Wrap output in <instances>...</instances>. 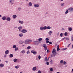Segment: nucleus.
Returning a JSON list of instances; mask_svg holds the SVG:
<instances>
[{
  "label": "nucleus",
  "instance_id": "obj_1",
  "mask_svg": "<svg viewBox=\"0 0 73 73\" xmlns=\"http://www.w3.org/2000/svg\"><path fill=\"white\" fill-rule=\"evenodd\" d=\"M32 42V40L31 39H27L25 41V43L26 44H29L31 42Z\"/></svg>",
  "mask_w": 73,
  "mask_h": 73
},
{
  "label": "nucleus",
  "instance_id": "obj_2",
  "mask_svg": "<svg viewBox=\"0 0 73 73\" xmlns=\"http://www.w3.org/2000/svg\"><path fill=\"white\" fill-rule=\"evenodd\" d=\"M42 47L44 48L45 51H46V50H47V46H46V44H43Z\"/></svg>",
  "mask_w": 73,
  "mask_h": 73
},
{
  "label": "nucleus",
  "instance_id": "obj_3",
  "mask_svg": "<svg viewBox=\"0 0 73 73\" xmlns=\"http://www.w3.org/2000/svg\"><path fill=\"white\" fill-rule=\"evenodd\" d=\"M14 3V0H9V4L11 5H13Z\"/></svg>",
  "mask_w": 73,
  "mask_h": 73
},
{
  "label": "nucleus",
  "instance_id": "obj_4",
  "mask_svg": "<svg viewBox=\"0 0 73 73\" xmlns=\"http://www.w3.org/2000/svg\"><path fill=\"white\" fill-rule=\"evenodd\" d=\"M33 44L34 45H38L39 44V41H35L33 42Z\"/></svg>",
  "mask_w": 73,
  "mask_h": 73
},
{
  "label": "nucleus",
  "instance_id": "obj_5",
  "mask_svg": "<svg viewBox=\"0 0 73 73\" xmlns=\"http://www.w3.org/2000/svg\"><path fill=\"white\" fill-rule=\"evenodd\" d=\"M21 32L23 33H27V30L25 29H23L21 31Z\"/></svg>",
  "mask_w": 73,
  "mask_h": 73
},
{
  "label": "nucleus",
  "instance_id": "obj_6",
  "mask_svg": "<svg viewBox=\"0 0 73 73\" xmlns=\"http://www.w3.org/2000/svg\"><path fill=\"white\" fill-rule=\"evenodd\" d=\"M68 10L69 11H70V12H72L73 11V8L71 7L68 9Z\"/></svg>",
  "mask_w": 73,
  "mask_h": 73
},
{
  "label": "nucleus",
  "instance_id": "obj_7",
  "mask_svg": "<svg viewBox=\"0 0 73 73\" xmlns=\"http://www.w3.org/2000/svg\"><path fill=\"white\" fill-rule=\"evenodd\" d=\"M22 27L20 26L18 27V29L19 30V32H21V29H22Z\"/></svg>",
  "mask_w": 73,
  "mask_h": 73
},
{
  "label": "nucleus",
  "instance_id": "obj_8",
  "mask_svg": "<svg viewBox=\"0 0 73 73\" xmlns=\"http://www.w3.org/2000/svg\"><path fill=\"white\" fill-rule=\"evenodd\" d=\"M56 53L55 52L54 54H52L50 58H52V57H54V56H55L56 55Z\"/></svg>",
  "mask_w": 73,
  "mask_h": 73
},
{
  "label": "nucleus",
  "instance_id": "obj_9",
  "mask_svg": "<svg viewBox=\"0 0 73 73\" xmlns=\"http://www.w3.org/2000/svg\"><path fill=\"white\" fill-rule=\"evenodd\" d=\"M55 53H56V49L53 48L52 51V53L54 54Z\"/></svg>",
  "mask_w": 73,
  "mask_h": 73
},
{
  "label": "nucleus",
  "instance_id": "obj_10",
  "mask_svg": "<svg viewBox=\"0 0 73 73\" xmlns=\"http://www.w3.org/2000/svg\"><path fill=\"white\" fill-rule=\"evenodd\" d=\"M34 6L35 7H36V8H38L39 7V5L38 4H34Z\"/></svg>",
  "mask_w": 73,
  "mask_h": 73
},
{
  "label": "nucleus",
  "instance_id": "obj_11",
  "mask_svg": "<svg viewBox=\"0 0 73 73\" xmlns=\"http://www.w3.org/2000/svg\"><path fill=\"white\" fill-rule=\"evenodd\" d=\"M16 17H17V15H14L13 16V19H16Z\"/></svg>",
  "mask_w": 73,
  "mask_h": 73
},
{
  "label": "nucleus",
  "instance_id": "obj_12",
  "mask_svg": "<svg viewBox=\"0 0 73 73\" xmlns=\"http://www.w3.org/2000/svg\"><path fill=\"white\" fill-rule=\"evenodd\" d=\"M9 53V50H7L5 51V53L6 54H8Z\"/></svg>",
  "mask_w": 73,
  "mask_h": 73
},
{
  "label": "nucleus",
  "instance_id": "obj_13",
  "mask_svg": "<svg viewBox=\"0 0 73 73\" xmlns=\"http://www.w3.org/2000/svg\"><path fill=\"white\" fill-rule=\"evenodd\" d=\"M36 69H37V68L36 67H34L32 68V70L33 71H35Z\"/></svg>",
  "mask_w": 73,
  "mask_h": 73
},
{
  "label": "nucleus",
  "instance_id": "obj_14",
  "mask_svg": "<svg viewBox=\"0 0 73 73\" xmlns=\"http://www.w3.org/2000/svg\"><path fill=\"white\" fill-rule=\"evenodd\" d=\"M24 41L22 40H20L19 41V43L20 44H23V43H24Z\"/></svg>",
  "mask_w": 73,
  "mask_h": 73
},
{
  "label": "nucleus",
  "instance_id": "obj_15",
  "mask_svg": "<svg viewBox=\"0 0 73 73\" xmlns=\"http://www.w3.org/2000/svg\"><path fill=\"white\" fill-rule=\"evenodd\" d=\"M24 36V34L22 33H21L19 34V37H23Z\"/></svg>",
  "mask_w": 73,
  "mask_h": 73
},
{
  "label": "nucleus",
  "instance_id": "obj_16",
  "mask_svg": "<svg viewBox=\"0 0 73 73\" xmlns=\"http://www.w3.org/2000/svg\"><path fill=\"white\" fill-rule=\"evenodd\" d=\"M6 19L7 18L5 16H3L2 18V19L3 20H6Z\"/></svg>",
  "mask_w": 73,
  "mask_h": 73
},
{
  "label": "nucleus",
  "instance_id": "obj_17",
  "mask_svg": "<svg viewBox=\"0 0 73 73\" xmlns=\"http://www.w3.org/2000/svg\"><path fill=\"white\" fill-rule=\"evenodd\" d=\"M4 64H3L1 63L0 64V66L1 68H3V67H4Z\"/></svg>",
  "mask_w": 73,
  "mask_h": 73
},
{
  "label": "nucleus",
  "instance_id": "obj_18",
  "mask_svg": "<svg viewBox=\"0 0 73 73\" xmlns=\"http://www.w3.org/2000/svg\"><path fill=\"white\" fill-rule=\"evenodd\" d=\"M6 20L7 21H11V18L9 17H8L6 19Z\"/></svg>",
  "mask_w": 73,
  "mask_h": 73
},
{
  "label": "nucleus",
  "instance_id": "obj_19",
  "mask_svg": "<svg viewBox=\"0 0 73 73\" xmlns=\"http://www.w3.org/2000/svg\"><path fill=\"white\" fill-rule=\"evenodd\" d=\"M57 51H59V50H60V48H59V45H58L57 46Z\"/></svg>",
  "mask_w": 73,
  "mask_h": 73
},
{
  "label": "nucleus",
  "instance_id": "obj_20",
  "mask_svg": "<svg viewBox=\"0 0 73 73\" xmlns=\"http://www.w3.org/2000/svg\"><path fill=\"white\" fill-rule=\"evenodd\" d=\"M68 28L69 31H72V27H68Z\"/></svg>",
  "mask_w": 73,
  "mask_h": 73
},
{
  "label": "nucleus",
  "instance_id": "obj_21",
  "mask_svg": "<svg viewBox=\"0 0 73 73\" xmlns=\"http://www.w3.org/2000/svg\"><path fill=\"white\" fill-rule=\"evenodd\" d=\"M19 23L20 24H23L24 23V22L21 21H19Z\"/></svg>",
  "mask_w": 73,
  "mask_h": 73
},
{
  "label": "nucleus",
  "instance_id": "obj_22",
  "mask_svg": "<svg viewBox=\"0 0 73 73\" xmlns=\"http://www.w3.org/2000/svg\"><path fill=\"white\" fill-rule=\"evenodd\" d=\"M29 6H32V2H29Z\"/></svg>",
  "mask_w": 73,
  "mask_h": 73
},
{
  "label": "nucleus",
  "instance_id": "obj_23",
  "mask_svg": "<svg viewBox=\"0 0 73 73\" xmlns=\"http://www.w3.org/2000/svg\"><path fill=\"white\" fill-rule=\"evenodd\" d=\"M61 7H63L64 5V3H61L60 4Z\"/></svg>",
  "mask_w": 73,
  "mask_h": 73
},
{
  "label": "nucleus",
  "instance_id": "obj_24",
  "mask_svg": "<svg viewBox=\"0 0 73 73\" xmlns=\"http://www.w3.org/2000/svg\"><path fill=\"white\" fill-rule=\"evenodd\" d=\"M13 61L14 62H17V59L15 58L13 59Z\"/></svg>",
  "mask_w": 73,
  "mask_h": 73
},
{
  "label": "nucleus",
  "instance_id": "obj_25",
  "mask_svg": "<svg viewBox=\"0 0 73 73\" xmlns=\"http://www.w3.org/2000/svg\"><path fill=\"white\" fill-rule=\"evenodd\" d=\"M52 33V31H50L48 32V34L49 35H51Z\"/></svg>",
  "mask_w": 73,
  "mask_h": 73
},
{
  "label": "nucleus",
  "instance_id": "obj_26",
  "mask_svg": "<svg viewBox=\"0 0 73 73\" xmlns=\"http://www.w3.org/2000/svg\"><path fill=\"white\" fill-rule=\"evenodd\" d=\"M9 56L10 57H13V55L12 54H11L9 55Z\"/></svg>",
  "mask_w": 73,
  "mask_h": 73
},
{
  "label": "nucleus",
  "instance_id": "obj_27",
  "mask_svg": "<svg viewBox=\"0 0 73 73\" xmlns=\"http://www.w3.org/2000/svg\"><path fill=\"white\" fill-rule=\"evenodd\" d=\"M13 49H15V48H16V45H14L13 46Z\"/></svg>",
  "mask_w": 73,
  "mask_h": 73
},
{
  "label": "nucleus",
  "instance_id": "obj_28",
  "mask_svg": "<svg viewBox=\"0 0 73 73\" xmlns=\"http://www.w3.org/2000/svg\"><path fill=\"white\" fill-rule=\"evenodd\" d=\"M43 29L44 30H45V29H47V27H46V26H44L43 27Z\"/></svg>",
  "mask_w": 73,
  "mask_h": 73
},
{
  "label": "nucleus",
  "instance_id": "obj_29",
  "mask_svg": "<svg viewBox=\"0 0 73 73\" xmlns=\"http://www.w3.org/2000/svg\"><path fill=\"white\" fill-rule=\"evenodd\" d=\"M25 50H23L21 51V53H23V54L25 53Z\"/></svg>",
  "mask_w": 73,
  "mask_h": 73
},
{
  "label": "nucleus",
  "instance_id": "obj_30",
  "mask_svg": "<svg viewBox=\"0 0 73 73\" xmlns=\"http://www.w3.org/2000/svg\"><path fill=\"white\" fill-rule=\"evenodd\" d=\"M50 64L52 65V64H53V60H51L50 62Z\"/></svg>",
  "mask_w": 73,
  "mask_h": 73
},
{
  "label": "nucleus",
  "instance_id": "obj_31",
  "mask_svg": "<svg viewBox=\"0 0 73 73\" xmlns=\"http://www.w3.org/2000/svg\"><path fill=\"white\" fill-rule=\"evenodd\" d=\"M67 64V63H66L65 61H64L63 62V65H66Z\"/></svg>",
  "mask_w": 73,
  "mask_h": 73
},
{
  "label": "nucleus",
  "instance_id": "obj_32",
  "mask_svg": "<svg viewBox=\"0 0 73 73\" xmlns=\"http://www.w3.org/2000/svg\"><path fill=\"white\" fill-rule=\"evenodd\" d=\"M31 48V46H28L27 47V49H29H29H30Z\"/></svg>",
  "mask_w": 73,
  "mask_h": 73
},
{
  "label": "nucleus",
  "instance_id": "obj_33",
  "mask_svg": "<svg viewBox=\"0 0 73 73\" xmlns=\"http://www.w3.org/2000/svg\"><path fill=\"white\" fill-rule=\"evenodd\" d=\"M68 12H69V11L68 10H66L65 12L66 15V14H68Z\"/></svg>",
  "mask_w": 73,
  "mask_h": 73
},
{
  "label": "nucleus",
  "instance_id": "obj_34",
  "mask_svg": "<svg viewBox=\"0 0 73 73\" xmlns=\"http://www.w3.org/2000/svg\"><path fill=\"white\" fill-rule=\"evenodd\" d=\"M71 41H73V35L71 36Z\"/></svg>",
  "mask_w": 73,
  "mask_h": 73
},
{
  "label": "nucleus",
  "instance_id": "obj_35",
  "mask_svg": "<svg viewBox=\"0 0 73 73\" xmlns=\"http://www.w3.org/2000/svg\"><path fill=\"white\" fill-rule=\"evenodd\" d=\"M35 50H32L31 51V52L32 53H34V52H35Z\"/></svg>",
  "mask_w": 73,
  "mask_h": 73
},
{
  "label": "nucleus",
  "instance_id": "obj_36",
  "mask_svg": "<svg viewBox=\"0 0 73 73\" xmlns=\"http://www.w3.org/2000/svg\"><path fill=\"white\" fill-rule=\"evenodd\" d=\"M47 28L48 29H51V27L50 26H48Z\"/></svg>",
  "mask_w": 73,
  "mask_h": 73
},
{
  "label": "nucleus",
  "instance_id": "obj_37",
  "mask_svg": "<svg viewBox=\"0 0 73 73\" xmlns=\"http://www.w3.org/2000/svg\"><path fill=\"white\" fill-rule=\"evenodd\" d=\"M64 62V61L62 60H61L60 61V64H62Z\"/></svg>",
  "mask_w": 73,
  "mask_h": 73
},
{
  "label": "nucleus",
  "instance_id": "obj_38",
  "mask_svg": "<svg viewBox=\"0 0 73 73\" xmlns=\"http://www.w3.org/2000/svg\"><path fill=\"white\" fill-rule=\"evenodd\" d=\"M18 10L19 11H20V10L21 9V7H18Z\"/></svg>",
  "mask_w": 73,
  "mask_h": 73
},
{
  "label": "nucleus",
  "instance_id": "obj_39",
  "mask_svg": "<svg viewBox=\"0 0 73 73\" xmlns=\"http://www.w3.org/2000/svg\"><path fill=\"white\" fill-rule=\"evenodd\" d=\"M42 39L41 38L38 39V41H42Z\"/></svg>",
  "mask_w": 73,
  "mask_h": 73
},
{
  "label": "nucleus",
  "instance_id": "obj_40",
  "mask_svg": "<svg viewBox=\"0 0 73 73\" xmlns=\"http://www.w3.org/2000/svg\"><path fill=\"white\" fill-rule=\"evenodd\" d=\"M19 68V66H15V68H16V69H18Z\"/></svg>",
  "mask_w": 73,
  "mask_h": 73
},
{
  "label": "nucleus",
  "instance_id": "obj_41",
  "mask_svg": "<svg viewBox=\"0 0 73 73\" xmlns=\"http://www.w3.org/2000/svg\"><path fill=\"white\" fill-rule=\"evenodd\" d=\"M50 70L51 72H52L53 70V68H51L50 69Z\"/></svg>",
  "mask_w": 73,
  "mask_h": 73
},
{
  "label": "nucleus",
  "instance_id": "obj_42",
  "mask_svg": "<svg viewBox=\"0 0 73 73\" xmlns=\"http://www.w3.org/2000/svg\"><path fill=\"white\" fill-rule=\"evenodd\" d=\"M47 57H46L45 58V60H44L45 61H46V62H48V61H47Z\"/></svg>",
  "mask_w": 73,
  "mask_h": 73
},
{
  "label": "nucleus",
  "instance_id": "obj_43",
  "mask_svg": "<svg viewBox=\"0 0 73 73\" xmlns=\"http://www.w3.org/2000/svg\"><path fill=\"white\" fill-rule=\"evenodd\" d=\"M45 40L46 41H49V39L48 38H46L45 39Z\"/></svg>",
  "mask_w": 73,
  "mask_h": 73
},
{
  "label": "nucleus",
  "instance_id": "obj_44",
  "mask_svg": "<svg viewBox=\"0 0 73 73\" xmlns=\"http://www.w3.org/2000/svg\"><path fill=\"white\" fill-rule=\"evenodd\" d=\"M40 31H42V30H43V28L42 27H41L40 28Z\"/></svg>",
  "mask_w": 73,
  "mask_h": 73
},
{
  "label": "nucleus",
  "instance_id": "obj_45",
  "mask_svg": "<svg viewBox=\"0 0 73 73\" xmlns=\"http://www.w3.org/2000/svg\"><path fill=\"white\" fill-rule=\"evenodd\" d=\"M68 35V33L66 32L64 33V36H67Z\"/></svg>",
  "mask_w": 73,
  "mask_h": 73
},
{
  "label": "nucleus",
  "instance_id": "obj_46",
  "mask_svg": "<svg viewBox=\"0 0 73 73\" xmlns=\"http://www.w3.org/2000/svg\"><path fill=\"white\" fill-rule=\"evenodd\" d=\"M66 40H67L68 41L69 40V38L68 37H66Z\"/></svg>",
  "mask_w": 73,
  "mask_h": 73
},
{
  "label": "nucleus",
  "instance_id": "obj_47",
  "mask_svg": "<svg viewBox=\"0 0 73 73\" xmlns=\"http://www.w3.org/2000/svg\"><path fill=\"white\" fill-rule=\"evenodd\" d=\"M38 58H39V60H40V59H41V56H40V55H39L38 56Z\"/></svg>",
  "mask_w": 73,
  "mask_h": 73
},
{
  "label": "nucleus",
  "instance_id": "obj_48",
  "mask_svg": "<svg viewBox=\"0 0 73 73\" xmlns=\"http://www.w3.org/2000/svg\"><path fill=\"white\" fill-rule=\"evenodd\" d=\"M63 35V34L62 33H61L60 34V36L61 37H62V36Z\"/></svg>",
  "mask_w": 73,
  "mask_h": 73
},
{
  "label": "nucleus",
  "instance_id": "obj_49",
  "mask_svg": "<svg viewBox=\"0 0 73 73\" xmlns=\"http://www.w3.org/2000/svg\"><path fill=\"white\" fill-rule=\"evenodd\" d=\"M15 51H16V50H18V48H16L15 49Z\"/></svg>",
  "mask_w": 73,
  "mask_h": 73
},
{
  "label": "nucleus",
  "instance_id": "obj_50",
  "mask_svg": "<svg viewBox=\"0 0 73 73\" xmlns=\"http://www.w3.org/2000/svg\"><path fill=\"white\" fill-rule=\"evenodd\" d=\"M38 73H41V71L40 70L38 71Z\"/></svg>",
  "mask_w": 73,
  "mask_h": 73
},
{
  "label": "nucleus",
  "instance_id": "obj_51",
  "mask_svg": "<svg viewBox=\"0 0 73 73\" xmlns=\"http://www.w3.org/2000/svg\"><path fill=\"white\" fill-rule=\"evenodd\" d=\"M63 50H66L67 49V48H63Z\"/></svg>",
  "mask_w": 73,
  "mask_h": 73
},
{
  "label": "nucleus",
  "instance_id": "obj_52",
  "mask_svg": "<svg viewBox=\"0 0 73 73\" xmlns=\"http://www.w3.org/2000/svg\"><path fill=\"white\" fill-rule=\"evenodd\" d=\"M46 65H49V62H46Z\"/></svg>",
  "mask_w": 73,
  "mask_h": 73
},
{
  "label": "nucleus",
  "instance_id": "obj_53",
  "mask_svg": "<svg viewBox=\"0 0 73 73\" xmlns=\"http://www.w3.org/2000/svg\"><path fill=\"white\" fill-rule=\"evenodd\" d=\"M29 50L27 52V54H29Z\"/></svg>",
  "mask_w": 73,
  "mask_h": 73
},
{
  "label": "nucleus",
  "instance_id": "obj_54",
  "mask_svg": "<svg viewBox=\"0 0 73 73\" xmlns=\"http://www.w3.org/2000/svg\"><path fill=\"white\" fill-rule=\"evenodd\" d=\"M49 58H50V57H48V58L47 60V61H49Z\"/></svg>",
  "mask_w": 73,
  "mask_h": 73
},
{
  "label": "nucleus",
  "instance_id": "obj_55",
  "mask_svg": "<svg viewBox=\"0 0 73 73\" xmlns=\"http://www.w3.org/2000/svg\"><path fill=\"white\" fill-rule=\"evenodd\" d=\"M7 55L6 54H5L4 56V57H7Z\"/></svg>",
  "mask_w": 73,
  "mask_h": 73
},
{
  "label": "nucleus",
  "instance_id": "obj_56",
  "mask_svg": "<svg viewBox=\"0 0 73 73\" xmlns=\"http://www.w3.org/2000/svg\"><path fill=\"white\" fill-rule=\"evenodd\" d=\"M33 53L34 54H37V53L36 52H35V51Z\"/></svg>",
  "mask_w": 73,
  "mask_h": 73
},
{
  "label": "nucleus",
  "instance_id": "obj_57",
  "mask_svg": "<svg viewBox=\"0 0 73 73\" xmlns=\"http://www.w3.org/2000/svg\"><path fill=\"white\" fill-rule=\"evenodd\" d=\"M49 44H52V43L51 42H49Z\"/></svg>",
  "mask_w": 73,
  "mask_h": 73
},
{
  "label": "nucleus",
  "instance_id": "obj_58",
  "mask_svg": "<svg viewBox=\"0 0 73 73\" xmlns=\"http://www.w3.org/2000/svg\"><path fill=\"white\" fill-rule=\"evenodd\" d=\"M66 38V37H64V38H62V40H64V39H65Z\"/></svg>",
  "mask_w": 73,
  "mask_h": 73
},
{
  "label": "nucleus",
  "instance_id": "obj_59",
  "mask_svg": "<svg viewBox=\"0 0 73 73\" xmlns=\"http://www.w3.org/2000/svg\"><path fill=\"white\" fill-rule=\"evenodd\" d=\"M49 41H46V43H49Z\"/></svg>",
  "mask_w": 73,
  "mask_h": 73
},
{
  "label": "nucleus",
  "instance_id": "obj_60",
  "mask_svg": "<svg viewBox=\"0 0 73 73\" xmlns=\"http://www.w3.org/2000/svg\"><path fill=\"white\" fill-rule=\"evenodd\" d=\"M63 30H64V28H62L61 31H63Z\"/></svg>",
  "mask_w": 73,
  "mask_h": 73
},
{
  "label": "nucleus",
  "instance_id": "obj_61",
  "mask_svg": "<svg viewBox=\"0 0 73 73\" xmlns=\"http://www.w3.org/2000/svg\"><path fill=\"white\" fill-rule=\"evenodd\" d=\"M59 34H60V33H58L57 36H58V35H59Z\"/></svg>",
  "mask_w": 73,
  "mask_h": 73
},
{
  "label": "nucleus",
  "instance_id": "obj_62",
  "mask_svg": "<svg viewBox=\"0 0 73 73\" xmlns=\"http://www.w3.org/2000/svg\"><path fill=\"white\" fill-rule=\"evenodd\" d=\"M49 52V50H47V53H48Z\"/></svg>",
  "mask_w": 73,
  "mask_h": 73
},
{
  "label": "nucleus",
  "instance_id": "obj_63",
  "mask_svg": "<svg viewBox=\"0 0 73 73\" xmlns=\"http://www.w3.org/2000/svg\"><path fill=\"white\" fill-rule=\"evenodd\" d=\"M46 14H48L49 13H48V12H46Z\"/></svg>",
  "mask_w": 73,
  "mask_h": 73
},
{
  "label": "nucleus",
  "instance_id": "obj_64",
  "mask_svg": "<svg viewBox=\"0 0 73 73\" xmlns=\"http://www.w3.org/2000/svg\"><path fill=\"white\" fill-rule=\"evenodd\" d=\"M72 72H73V68L72 70Z\"/></svg>",
  "mask_w": 73,
  "mask_h": 73
}]
</instances>
